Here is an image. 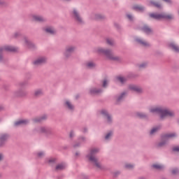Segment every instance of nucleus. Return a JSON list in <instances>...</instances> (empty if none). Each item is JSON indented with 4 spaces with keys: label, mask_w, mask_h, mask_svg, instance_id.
Returning a JSON list of instances; mask_svg holds the SVG:
<instances>
[{
    "label": "nucleus",
    "mask_w": 179,
    "mask_h": 179,
    "mask_svg": "<svg viewBox=\"0 0 179 179\" xmlns=\"http://www.w3.org/2000/svg\"><path fill=\"white\" fill-rule=\"evenodd\" d=\"M150 113H157L160 114L162 120H164L166 117H173V115H174V112L169 109H163L157 107L151 108Z\"/></svg>",
    "instance_id": "f257e3e1"
},
{
    "label": "nucleus",
    "mask_w": 179,
    "mask_h": 179,
    "mask_svg": "<svg viewBox=\"0 0 179 179\" xmlns=\"http://www.w3.org/2000/svg\"><path fill=\"white\" fill-rule=\"evenodd\" d=\"M96 153H99V149L93 148L91 150L90 154L87 156V157L88 160L91 162V163H93V164L96 167V169H99L100 170H101L103 169V166H101V164L99 162L97 158H96V157L94 156Z\"/></svg>",
    "instance_id": "f03ea898"
},
{
    "label": "nucleus",
    "mask_w": 179,
    "mask_h": 179,
    "mask_svg": "<svg viewBox=\"0 0 179 179\" xmlns=\"http://www.w3.org/2000/svg\"><path fill=\"white\" fill-rule=\"evenodd\" d=\"M96 51L99 54H103L106 55L108 59H112L113 61H118V59H120L118 57L115 56L114 54H113V52L109 50H104L103 48H98Z\"/></svg>",
    "instance_id": "7ed1b4c3"
},
{
    "label": "nucleus",
    "mask_w": 179,
    "mask_h": 179,
    "mask_svg": "<svg viewBox=\"0 0 179 179\" xmlns=\"http://www.w3.org/2000/svg\"><path fill=\"white\" fill-rule=\"evenodd\" d=\"M150 17H152V19H155L156 20H160L162 19H166L167 20H171V19H173V15L171 14H157V13H151L150 14Z\"/></svg>",
    "instance_id": "20e7f679"
},
{
    "label": "nucleus",
    "mask_w": 179,
    "mask_h": 179,
    "mask_svg": "<svg viewBox=\"0 0 179 179\" xmlns=\"http://www.w3.org/2000/svg\"><path fill=\"white\" fill-rule=\"evenodd\" d=\"M73 17L75 19L76 21H77L78 23H83V20L82 19V17L79 15V13H78V10L76 9H74L73 10Z\"/></svg>",
    "instance_id": "39448f33"
},
{
    "label": "nucleus",
    "mask_w": 179,
    "mask_h": 179,
    "mask_svg": "<svg viewBox=\"0 0 179 179\" xmlns=\"http://www.w3.org/2000/svg\"><path fill=\"white\" fill-rule=\"evenodd\" d=\"M2 51H10L11 52H15L17 51V48L13 46L6 45L3 48H0V54L1 52H2Z\"/></svg>",
    "instance_id": "423d86ee"
},
{
    "label": "nucleus",
    "mask_w": 179,
    "mask_h": 179,
    "mask_svg": "<svg viewBox=\"0 0 179 179\" xmlns=\"http://www.w3.org/2000/svg\"><path fill=\"white\" fill-rule=\"evenodd\" d=\"M29 124V120H20L15 122V127H20V125H27Z\"/></svg>",
    "instance_id": "0eeeda50"
},
{
    "label": "nucleus",
    "mask_w": 179,
    "mask_h": 179,
    "mask_svg": "<svg viewBox=\"0 0 179 179\" xmlns=\"http://www.w3.org/2000/svg\"><path fill=\"white\" fill-rule=\"evenodd\" d=\"M46 61L47 59L45 57H40L34 62V65H41V64H44Z\"/></svg>",
    "instance_id": "6e6552de"
},
{
    "label": "nucleus",
    "mask_w": 179,
    "mask_h": 179,
    "mask_svg": "<svg viewBox=\"0 0 179 179\" xmlns=\"http://www.w3.org/2000/svg\"><path fill=\"white\" fill-rule=\"evenodd\" d=\"M136 41H137L138 44H141V45H143V47H149V45H150L146 41H143L141 38H136Z\"/></svg>",
    "instance_id": "1a4fd4ad"
},
{
    "label": "nucleus",
    "mask_w": 179,
    "mask_h": 179,
    "mask_svg": "<svg viewBox=\"0 0 179 179\" xmlns=\"http://www.w3.org/2000/svg\"><path fill=\"white\" fill-rule=\"evenodd\" d=\"M129 89L130 90H133L134 92H137V93H141V92H142V89L136 85H130Z\"/></svg>",
    "instance_id": "9d476101"
},
{
    "label": "nucleus",
    "mask_w": 179,
    "mask_h": 179,
    "mask_svg": "<svg viewBox=\"0 0 179 179\" xmlns=\"http://www.w3.org/2000/svg\"><path fill=\"white\" fill-rule=\"evenodd\" d=\"M32 19L33 20H34L35 22H44V19L43 17L40 16V15H34L32 16Z\"/></svg>",
    "instance_id": "9b49d317"
},
{
    "label": "nucleus",
    "mask_w": 179,
    "mask_h": 179,
    "mask_svg": "<svg viewBox=\"0 0 179 179\" xmlns=\"http://www.w3.org/2000/svg\"><path fill=\"white\" fill-rule=\"evenodd\" d=\"M169 47L173 50L176 52H179V47L176 45L174 43H171L169 44Z\"/></svg>",
    "instance_id": "f8f14e48"
},
{
    "label": "nucleus",
    "mask_w": 179,
    "mask_h": 179,
    "mask_svg": "<svg viewBox=\"0 0 179 179\" xmlns=\"http://www.w3.org/2000/svg\"><path fill=\"white\" fill-rule=\"evenodd\" d=\"M101 114H103V115H105L108 122H111V116L109 115L108 113H107V111L106 110H102L101 111Z\"/></svg>",
    "instance_id": "ddd939ff"
},
{
    "label": "nucleus",
    "mask_w": 179,
    "mask_h": 179,
    "mask_svg": "<svg viewBox=\"0 0 179 179\" xmlns=\"http://www.w3.org/2000/svg\"><path fill=\"white\" fill-rule=\"evenodd\" d=\"M45 31H46V33H49V34H55L56 31L55 29H54V28L52 27H48L45 29Z\"/></svg>",
    "instance_id": "4468645a"
},
{
    "label": "nucleus",
    "mask_w": 179,
    "mask_h": 179,
    "mask_svg": "<svg viewBox=\"0 0 179 179\" xmlns=\"http://www.w3.org/2000/svg\"><path fill=\"white\" fill-rule=\"evenodd\" d=\"M133 8L134 9V10H137L138 12H142L143 10H144V8L143 6H139V5H135Z\"/></svg>",
    "instance_id": "2eb2a0df"
},
{
    "label": "nucleus",
    "mask_w": 179,
    "mask_h": 179,
    "mask_svg": "<svg viewBox=\"0 0 179 179\" xmlns=\"http://www.w3.org/2000/svg\"><path fill=\"white\" fill-rule=\"evenodd\" d=\"M74 51L75 48L73 46L68 47L66 50V55L71 54V52H73Z\"/></svg>",
    "instance_id": "dca6fc26"
},
{
    "label": "nucleus",
    "mask_w": 179,
    "mask_h": 179,
    "mask_svg": "<svg viewBox=\"0 0 179 179\" xmlns=\"http://www.w3.org/2000/svg\"><path fill=\"white\" fill-rule=\"evenodd\" d=\"M143 30L145 33H147V34H149L150 33H152V29H150L149 27L145 25L143 28Z\"/></svg>",
    "instance_id": "f3484780"
},
{
    "label": "nucleus",
    "mask_w": 179,
    "mask_h": 179,
    "mask_svg": "<svg viewBox=\"0 0 179 179\" xmlns=\"http://www.w3.org/2000/svg\"><path fill=\"white\" fill-rule=\"evenodd\" d=\"M65 167H66V166L65 165V164H59L56 166V170L58 171L59 170H64V169H65Z\"/></svg>",
    "instance_id": "a211bd4d"
},
{
    "label": "nucleus",
    "mask_w": 179,
    "mask_h": 179,
    "mask_svg": "<svg viewBox=\"0 0 179 179\" xmlns=\"http://www.w3.org/2000/svg\"><path fill=\"white\" fill-rule=\"evenodd\" d=\"M152 167L154 169H156V170H162V169H163V165H160L159 164H155L152 165Z\"/></svg>",
    "instance_id": "6ab92c4d"
},
{
    "label": "nucleus",
    "mask_w": 179,
    "mask_h": 179,
    "mask_svg": "<svg viewBox=\"0 0 179 179\" xmlns=\"http://www.w3.org/2000/svg\"><path fill=\"white\" fill-rule=\"evenodd\" d=\"M8 138V134H2L0 137V142H3V141H6Z\"/></svg>",
    "instance_id": "aec40b11"
},
{
    "label": "nucleus",
    "mask_w": 179,
    "mask_h": 179,
    "mask_svg": "<svg viewBox=\"0 0 179 179\" xmlns=\"http://www.w3.org/2000/svg\"><path fill=\"white\" fill-rule=\"evenodd\" d=\"M66 106L69 110H73V105L71 104V102H69V101H66Z\"/></svg>",
    "instance_id": "412c9836"
},
{
    "label": "nucleus",
    "mask_w": 179,
    "mask_h": 179,
    "mask_svg": "<svg viewBox=\"0 0 179 179\" xmlns=\"http://www.w3.org/2000/svg\"><path fill=\"white\" fill-rule=\"evenodd\" d=\"M117 80H118L119 82H120L121 83H124V82H125V80H127L125 79V78L124 77H121V76H118L116 78Z\"/></svg>",
    "instance_id": "4be33fe9"
},
{
    "label": "nucleus",
    "mask_w": 179,
    "mask_h": 179,
    "mask_svg": "<svg viewBox=\"0 0 179 179\" xmlns=\"http://www.w3.org/2000/svg\"><path fill=\"white\" fill-rule=\"evenodd\" d=\"M150 5L152 6H155V8H160V3H156L155 1H150Z\"/></svg>",
    "instance_id": "5701e85b"
},
{
    "label": "nucleus",
    "mask_w": 179,
    "mask_h": 179,
    "mask_svg": "<svg viewBox=\"0 0 179 179\" xmlns=\"http://www.w3.org/2000/svg\"><path fill=\"white\" fill-rule=\"evenodd\" d=\"M174 136H176V134L174 133H170L168 134L165 136V138H174Z\"/></svg>",
    "instance_id": "b1692460"
},
{
    "label": "nucleus",
    "mask_w": 179,
    "mask_h": 179,
    "mask_svg": "<svg viewBox=\"0 0 179 179\" xmlns=\"http://www.w3.org/2000/svg\"><path fill=\"white\" fill-rule=\"evenodd\" d=\"M159 131V127H155L150 131V134L153 135L155 132H157Z\"/></svg>",
    "instance_id": "393cba45"
},
{
    "label": "nucleus",
    "mask_w": 179,
    "mask_h": 179,
    "mask_svg": "<svg viewBox=\"0 0 179 179\" xmlns=\"http://www.w3.org/2000/svg\"><path fill=\"white\" fill-rule=\"evenodd\" d=\"M125 96V92L122 93V94L117 98V101H121L122 99Z\"/></svg>",
    "instance_id": "a878e982"
},
{
    "label": "nucleus",
    "mask_w": 179,
    "mask_h": 179,
    "mask_svg": "<svg viewBox=\"0 0 179 179\" xmlns=\"http://www.w3.org/2000/svg\"><path fill=\"white\" fill-rule=\"evenodd\" d=\"M87 66L88 68H93V66H94V63H93V62H88V63L87 64Z\"/></svg>",
    "instance_id": "bb28decb"
},
{
    "label": "nucleus",
    "mask_w": 179,
    "mask_h": 179,
    "mask_svg": "<svg viewBox=\"0 0 179 179\" xmlns=\"http://www.w3.org/2000/svg\"><path fill=\"white\" fill-rule=\"evenodd\" d=\"M106 43L109 44V45H113V44H114V41H113L111 39H107Z\"/></svg>",
    "instance_id": "cd10ccee"
},
{
    "label": "nucleus",
    "mask_w": 179,
    "mask_h": 179,
    "mask_svg": "<svg viewBox=\"0 0 179 179\" xmlns=\"http://www.w3.org/2000/svg\"><path fill=\"white\" fill-rule=\"evenodd\" d=\"M41 94H43V92L41 90H36L35 92V96H40Z\"/></svg>",
    "instance_id": "c85d7f7f"
},
{
    "label": "nucleus",
    "mask_w": 179,
    "mask_h": 179,
    "mask_svg": "<svg viewBox=\"0 0 179 179\" xmlns=\"http://www.w3.org/2000/svg\"><path fill=\"white\" fill-rule=\"evenodd\" d=\"M112 135H113V132H109L108 134H106L105 138H106V140H108V139H110V137Z\"/></svg>",
    "instance_id": "c756f323"
},
{
    "label": "nucleus",
    "mask_w": 179,
    "mask_h": 179,
    "mask_svg": "<svg viewBox=\"0 0 179 179\" xmlns=\"http://www.w3.org/2000/svg\"><path fill=\"white\" fill-rule=\"evenodd\" d=\"M54 162H55V159H54V158H50L48 160V163H49V164H51V163H54Z\"/></svg>",
    "instance_id": "7c9ffc66"
},
{
    "label": "nucleus",
    "mask_w": 179,
    "mask_h": 179,
    "mask_svg": "<svg viewBox=\"0 0 179 179\" xmlns=\"http://www.w3.org/2000/svg\"><path fill=\"white\" fill-rule=\"evenodd\" d=\"M108 83V80H104L103 82V87H106L107 86V84Z\"/></svg>",
    "instance_id": "2f4dec72"
},
{
    "label": "nucleus",
    "mask_w": 179,
    "mask_h": 179,
    "mask_svg": "<svg viewBox=\"0 0 179 179\" xmlns=\"http://www.w3.org/2000/svg\"><path fill=\"white\" fill-rule=\"evenodd\" d=\"M91 93L93 94L94 93H100V91L96 90V89H93L91 90Z\"/></svg>",
    "instance_id": "473e14b6"
},
{
    "label": "nucleus",
    "mask_w": 179,
    "mask_h": 179,
    "mask_svg": "<svg viewBox=\"0 0 179 179\" xmlns=\"http://www.w3.org/2000/svg\"><path fill=\"white\" fill-rule=\"evenodd\" d=\"M40 132L41 133L47 132V129L45 127H41L40 129Z\"/></svg>",
    "instance_id": "72a5a7b5"
},
{
    "label": "nucleus",
    "mask_w": 179,
    "mask_h": 179,
    "mask_svg": "<svg viewBox=\"0 0 179 179\" xmlns=\"http://www.w3.org/2000/svg\"><path fill=\"white\" fill-rule=\"evenodd\" d=\"M173 152H179V146H176L173 148Z\"/></svg>",
    "instance_id": "f704fd0d"
},
{
    "label": "nucleus",
    "mask_w": 179,
    "mask_h": 179,
    "mask_svg": "<svg viewBox=\"0 0 179 179\" xmlns=\"http://www.w3.org/2000/svg\"><path fill=\"white\" fill-rule=\"evenodd\" d=\"M133 167H134V165H132L131 164H126V168L127 169H132Z\"/></svg>",
    "instance_id": "c9c22d12"
},
{
    "label": "nucleus",
    "mask_w": 179,
    "mask_h": 179,
    "mask_svg": "<svg viewBox=\"0 0 179 179\" xmlns=\"http://www.w3.org/2000/svg\"><path fill=\"white\" fill-rule=\"evenodd\" d=\"M40 121H41V118H40V117H36V118L34 119V122H40Z\"/></svg>",
    "instance_id": "e433bc0d"
},
{
    "label": "nucleus",
    "mask_w": 179,
    "mask_h": 179,
    "mask_svg": "<svg viewBox=\"0 0 179 179\" xmlns=\"http://www.w3.org/2000/svg\"><path fill=\"white\" fill-rule=\"evenodd\" d=\"M138 116L140 117V118H143L144 117H146V115L143 113H138Z\"/></svg>",
    "instance_id": "4c0bfd02"
},
{
    "label": "nucleus",
    "mask_w": 179,
    "mask_h": 179,
    "mask_svg": "<svg viewBox=\"0 0 179 179\" xmlns=\"http://www.w3.org/2000/svg\"><path fill=\"white\" fill-rule=\"evenodd\" d=\"M43 155H44V152H38V157H43Z\"/></svg>",
    "instance_id": "58836bf2"
},
{
    "label": "nucleus",
    "mask_w": 179,
    "mask_h": 179,
    "mask_svg": "<svg viewBox=\"0 0 179 179\" xmlns=\"http://www.w3.org/2000/svg\"><path fill=\"white\" fill-rule=\"evenodd\" d=\"M177 173H178V169H173V170H172V173L173 174H177Z\"/></svg>",
    "instance_id": "ea45409f"
},
{
    "label": "nucleus",
    "mask_w": 179,
    "mask_h": 179,
    "mask_svg": "<svg viewBox=\"0 0 179 179\" xmlns=\"http://www.w3.org/2000/svg\"><path fill=\"white\" fill-rule=\"evenodd\" d=\"M145 66H146V64L143 63L139 66V68H145Z\"/></svg>",
    "instance_id": "a19ab883"
},
{
    "label": "nucleus",
    "mask_w": 179,
    "mask_h": 179,
    "mask_svg": "<svg viewBox=\"0 0 179 179\" xmlns=\"http://www.w3.org/2000/svg\"><path fill=\"white\" fill-rule=\"evenodd\" d=\"M127 17L129 19V20H132V16L131 15H127Z\"/></svg>",
    "instance_id": "79ce46f5"
},
{
    "label": "nucleus",
    "mask_w": 179,
    "mask_h": 179,
    "mask_svg": "<svg viewBox=\"0 0 179 179\" xmlns=\"http://www.w3.org/2000/svg\"><path fill=\"white\" fill-rule=\"evenodd\" d=\"M96 19H101V15H96Z\"/></svg>",
    "instance_id": "37998d69"
},
{
    "label": "nucleus",
    "mask_w": 179,
    "mask_h": 179,
    "mask_svg": "<svg viewBox=\"0 0 179 179\" xmlns=\"http://www.w3.org/2000/svg\"><path fill=\"white\" fill-rule=\"evenodd\" d=\"M26 44H30V42L27 38L24 39Z\"/></svg>",
    "instance_id": "c03bdc74"
},
{
    "label": "nucleus",
    "mask_w": 179,
    "mask_h": 179,
    "mask_svg": "<svg viewBox=\"0 0 179 179\" xmlns=\"http://www.w3.org/2000/svg\"><path fill=\"white\" fill-rule=\"evenodd\" d=\"M165 2L170 3L171 2V0H164Z\"/></svg>",
    "instance_id": "a18cd8bd"
},
{
    "label": "nucleus",
    "mask_w": 179,
    "mask_h": 179,
    "mask_svg": "<svg viewBox=\"0 0 179 179\" xmlns=\"http://www.w3.org/2000/svg\"><path fill=\"white\" fill-rule=\"evenodd\" d=\"M3 159V156L2 155H0V160H2Z\"/></svg>",
    "instance_id": "49530a36"
},
{
    "label": "nucleus",
    "mask_w": 179,
    "mask_h": 179,
    "mask_svg": "<svg viewBox=\"0 0 179 179\" xmlns=\"http://www.w3.org/2000/svg\"><path fill=\"white\" fill-rule=\"evenodd\" d=\"M17 36H19V33H15V37H17Z\"/></svg>",
    "instance_id": "de8ad7c7"
},
{
    "label": "nucleus",
    "mask_w": 179,
    "mask_h": 179,
    "mask_svg": "<svg viewBox=\"0 0 179 179\" xmlns=\"http://www.w3.org/2000/svg\"><path fill=\"white\" fill-rule=\"evenodd\" d=\"M159 146H163V144L160 143V144H159Z\"/></svg>",
    "instance_id": "09e8293b"
},
{
    "label": "nucleus",
    "mask_w": 179,
    "mask_h": 179,
    "mask_svg": "<svg viewBox=\"0 0 179 179\" xmlns=\"http://www.w3.org/2000/svg\"><path fill=\"white\" fill-rule=\"evenodd\" d=\"M70 136L72 137V134H70Z\"/></svg>",
    "instance_id": "8fccbe9b"
},
{
    "label": "nucleus",
    "mask_w": 179,
    "mask_h": 179,
    "mask_svg": "<svg viewBox=\"0 0 179 179\" xmlns=\"http://www.w3.org/2000/svg\"><path fill=\"white\" fill-rule=\"evenodd\" d=\"M0 3H2V2L1 1V0H0Z\"/></svg>",
    "instance_id": "3c124183"
},
{
    "label": "nucleus",
    "mask_w": 179,
    "mask_h": 179,
    "mask_svg": "<svg viewBox=\"0 0 179 179\" xmlns=\"http://www.w3.org/2000/svg\"><path fill=\"white\" fill-rule=\"evenodd\" d=\"M0 178H1V174H0Z\"/></svg>",
    "instance_id": "603ef678"
},
{
    "label": "nucleus",
    "mask_w": 179,
    "mask_h": 179,
    "mask_svg": "<svg viewBox=\"0 0 179 179\" xmlns=\"http://www.w3.org/2000/svg\"><path fill=\"white\" fill-rule=\"evenodd\" d=\"M0 59H1V57H0Z\"/></svg>",
    "instance_id": "864d4df0"
}]
</instances>
